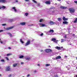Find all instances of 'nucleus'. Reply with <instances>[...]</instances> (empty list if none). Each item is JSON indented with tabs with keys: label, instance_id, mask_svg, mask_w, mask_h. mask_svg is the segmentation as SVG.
I'll return each mask as SVG.
<instances>
[{
	"label": "nucleus",
	"instance_id": "f257e3e1",
	"mask_svg": "<svg viewBox=\"0 0 77 77\" xmlns=\"http://www.w3.org/2000/svg\"><path fill=\"white\" fill-rule=\"evenodd\" d=\"M13 29V26H11L10 27L6 28H5V30H0V33L1 32H4V31H5V30H11V29Z\"/></svg>",
	"mask_w": 77,
	"mask_h": 77
},
{
	"label": "nucleus",
	"instance_id": "f03ea898",
	"mask_svg": "<svg viewBox=\"0 0 77 77\" xmlns=\"http://www.w3.org/2000/svg\"><path fill=\"white\" fill-rule=\"evenodd\" d=\"M69 10L71 14H73L75 12V9H74V8H69Z\"/></svg>",
	"mask_w": 77,
	"mask_h": 77
},
{
	"label": "nucleus",
	"instance_id": "7ed1b4c3",
	"mask_svg": "<svg viewBox=\"0 0 77 77\" xmlns=\"http://www.w3.org/2000/svg\"><path fill=\"white\" fill-rule=\"evenodd\" d=\"M30 44V40H28L27 42L25 43V47H27L28 45Z\"/></svg>",
	"mask_w": 77,
	"mask_h": 77
},
{
	"label": "nucleus",
	"instance_id": "20e7f679",
	"mask_svg": "<svg viewBox=\"0 0 77 77\" xmlns=\"http://www.w3.org/2000/svg\"><path fill=\"white\" fill-rule=\"evenodd\" d=\"M51 41H54V42L57 44V42L58 41V40H56V38H52Z\"/></svg>",
	"mask_w": 77,
	"mask_h": 77
},
{
	"label": "nucleus",
	"instance_id": "39448f33",
	"mask_svg": "<svg viewBox=\"0 0 77 77\" xmlns=\"http://www.w3.org/2000/svg\"><path fill=\"white\" fill-rule=\"evenodd\" d=\"M52 33H54V30L53 29H50L49 31V33L50 34V35H53L54 34H52Z\"/></svg>",
	"mask_w": 77,
	"mask_h": 77
},
{
	"label": "nucleus",
	"instance_id": "423d86ee",
	"mask_svg": "<svg viewBox=\"0 0 77 77\" xmlns=\"http://www.w3.org/2000/svg\"><path fill=\"white\" fill-rule=\"evenodd\" d=\"M6 70L7 71H10L11 70V68H10V66H8L6 67Z\"/></svg>",
	"mask_w": 77,
	"mask_h": 77
},
{
	"label": "nucleus",
	"instance_id": "0eeeda50",
	"mask_svg": "<svg viewBox=\"0 0 77 77\" xmlns=\"http://www.w3.org/2000/svg\"><path fill=\"white\" fill-rule=\"evenodd\" d=\"M39 26L40 27H45L46 26V25L43 23H40Z\"/></svg>",
	"mask_w": 77,
	"mask_h": 77
},
{
	"label": "nucleus",
	"instance_id": "6e6552de",
	"mask_svg": "<svg viewBox=\"0 0 77 77\" xmlns=\"http://www.w3.org/2000/svg\"><path fill=\"white\" fill-rule=\"evenodd\" d=\"M49 23L50 25H53V24H55V22H54L53 21H51L49 22Z\"/></svg>",
	"mask_w": 77,
	"mask_h": 77
},
{
	"label": "nucleus",
	"instance_id": "1a4fd4ad",
	"mask_svg": "<svg viewBox=\"0 0 77 77\" xmlns=\"http://www.w3.org/2000/svg\"><path fill=\"white\" fill-rule=\"evenodd\" d=\"M25 59L27 60H31V58H30L29 57H27L25 58Z\"/></svg>",
	"mask_w": 77,
	"mask_h": 77
},
{
	"label": "nucleus",
	"instance_id": "9d476101",
	"mask_svg": "<svg viewBox=\"0 0 77 77\" xmlns=\"http://www.w3.org/2000/svg\"><path fill=\"white\" fill-rule=\"evenodd\" d=\"M63 21H67L68 19V18H65V17H64L63 18Z\"/></svg>",
	"mask_w": 77,
	"mask_h": 77
},
{
	"label": "nucleus",
	"instance_id": "9b49d317",
	"mask_svg": "<svg viewBox=\"0 0 77 77\" xmlns=\"http://www.w3.org/2000/svg\"><path fill=\"white\" fill-rule=\"evenodd\" d=\"M20 25H21L22 26H24L25 25H26V23L25 22L21 23H20Z\"/></svg>",
	"mask_w": 77,
	"mask_h": 77
},
{
	"label": "nucleus",
	"instance_id": "f8f14e48",
	"mask_svg": "<svg viewBox=\"0 0 77 77\" xmlns=\"http://www.w3.org/2000/svg\"><path fill=\"white\" fill-rule=\"evenodd\" d=\"M55 48H56V49H57V50H61V48H60V47H59L58 46H57V47H55Z\"/></svg>",
	"mask_w": 77,
	"mask_h": 77
},
{
	"label": "nucleus",
	"instance_id": "ddd939ff",
	"mask_svg": "<svg viewBox=\"0 0 77 77\" xmlns=\"http://www.w3.org/2000/svg\"><path fill=\"white\" fill-rule=\"evenodd\" d=\"M12 9H14V11L15 12H17V10H16L15 7H12Z\"/></svg>",
	"mask_w": 77,
	"mask_h": 77
},
{
	"label": "nucleus",
	"instance_id": "4468645a",
	"mask_svg": "<svg viewBox=\"0 0 77 77\" xmlns=\"http://www.w3.org/2000/svg\"><path fill=\"white\" fill-rule=\"evenodd\" d=\"M63 24H68V22L66 21H64L63 22Z\"/></svg>",
	"mask_w": 77,
	"mask_h": 77
},
{
	"label": "nucleus",
	"instance_id": "2eb2a0df",
	"mask_svg": "<svg viewBox=\"0 0 77 77\" xmlns=\"http://www.w3.org/2000/svg\"><path fill=\"white\" fill-rule=\"evenodd\" d=\"M61 58V57H60V56H57L56 57V60H57V59H60Z\"/></svg>",
	"mask_w": 77,
	"mask_h": 77
},
{
	"label": "nucleus",
	"instance_id": "dca6fc26",
	"mask_svg": "<svg viewBox=\"0 0 77 77\" xmlns=\"http://www.w3.org/2000/svg\"><path fill=\"white\" fill-rule=\"evenodd\" d=\"M7 33L8 35H9L10 36V37H12V34L11 33L7 32Z\"/></svg>",
	"mask_w": 77,
	"mask_h": 77
},
{
	"label": "nucleus",
	"instance_id": "f3484780",
	"mask_svg": "<svg viewBox=\"0 0 77 77\" xmlns=\"http://www.w3.org/2000/svg\"><path fill=\"white\" fill-rule=\"evenodd\" d=\"M6 2V0H0V2L2 3H5Z\"/></svg>",
	"mask_w": 77,
	"mask_h": 77
},
{
	"label": "nucleus",
	"instance_id": "a211bd4d",
	"mask_svg": "<svg viewBox=\"0 0 77 77\" xmlns=\"http://www.w3.org/2000/svg\"><path fill=\"white\" fill-rule=\"evenodd\" d=\"M45 3L48 5L50 4V2L48 1H46Z\"/></svg>",
	"mask_w": 77,
	"mask_h": 77
},
{
	"label": "nucleus",
	"instance_id": "6ab92c4d",
	"mask_svg": "<svg viewBox=\"0 0 77 77\" xmlns=\"http://www.w3.org/2000/svg\"><path fill=\"white\" fill-rule=\"evenodd\" d=\"M18 65V63H15L13 64L14 67H16L17 65Z\"/></svg>",
	"mask_w": 77,
	"mask_h": 77
},
{
	"label": "nucleus",
	"instance_id": "aec40b11",
	"mask_svg": "<svg viewBox=\"0 0 77 77\" xmlns=\"http://www.w3.org/2000/svg\"><path fill=\"white\" fill-rule=\"evenodd\" d=\"M11 55H12V53H9L8 54H7V56H11Z\"/></svg>",
	"mask_w": 77,
	"mask_h": 77
},
{
	"label": "nucleus",
	"instance_id": "412c9836",
	"mask_svg": "<svg viewBox=\"0 0 77 77\" xmlns=\"http://www.w3.org/2000/svg\"><path fill=\"white\" fill-rule=\"evenodd\" d=\"M66 68L68 70H69V68H70V66H66Z\"/></svg>",
	"mask_w": 77,
	"mask_h": 77
},
{
	"label": "nucleus",
	"instance_id": "4be33fe9",
	"mask_svg": "<svg viewBox=\"0 0 77 77\" xmlns=\"http://www.w3.org/2000/svg\"><path fill=\"white\" fill-rule=\"evenodd\" d=\"M77 18H76L75 19V20L74 21V23H77Z\"/></svg>",
	"mask_w": 77,
	"mask_h": 77
},
{
	"label": "nucleus",
	"instance_id": "5701e85b",
	"mask_svg": "<svg viewBox=\"0 0 77 77\" xmlns=\"http://www.w3.org/2000/svg\"><path fill=\"white\" fill-rule=\"evenodd\" d=\"M14 21V19H9L8 20V21L9 22H12V21Z\"/></svg>",
	"mask_w": 77,
	"mask_h": 77
},
{
	"label": "nucleus",
	"instance_id": "b1692460",
	"mask_svg": "<svg viewBox=\"0 0 77 77\" xmlns=\"http://www.w3.org/2000/svg\"><path fill=\"white\" fill-rule=\"evenodd\" d=\"M24 57V56L23 55H21L19 57V58L20 59H22V58H23Z\"/></svg>",
	"mask_w": 77,
	"mask_h": 77
},
{
	"label": "nucleus",
	"instance_id": "393cba45",
	"mask_svg": "<svg viewBox=\"0 0 77 77\" xmlns=\"http://www.w3.org/2000/svg\"><path fill=\"white\" fill-rule=\"evenodd\" d=\"M45 51L46 52V53H48L49 52L48 49H46Z\"/></svg>",
	"mask_w": 77,
	"mask_h": 77
},
{
	"label": "nucleus",
	"instance_id": "a878e982",
	"mask_svg": "<svg viewBox=\"0 0 77 77\" xmlns=\"http://www.w3.org/2000/svg\"><path fill=\"white\" fill-rule=\"evenodd\" d=\"M43 21H44V20H43V19H41L39 20V22H40V23H41L42 22H43Z\"/></svg>",
	"mask_w": 77,
	"mask_h": 77
},
{
	"label": "nucleus",
	"instance_id": "bb28decb",
	"mask_svg": "<svg viewBox=\"0 0 77 77\" xmlns=\"http://www.w3.org/2000/svg\"><path fill=\"white\" fill-rule=\"evenodd\" d=\"M20 42H21V43H22V44H24V42L23 41H22V39H20Z\"/></svg>",
	"mask_w": 77,
	"mask_h": 77
},
{
	"label": "nucleus",
	"instance_id": "cd10ccee",
	"mask_svg": "<svg viewBox=\"0 0 77 77\" xmlns=\"http://www.w3.org/2000/svg\"><path fill=\"white\" fill-rule=\"evenodd\" d=\"M55 9V8L54 7H51L50 8L51 9Z\"/></svg>",
	"mask_w": 77,
	"mask_h": 77
},
{
	"label": "nucleus",
	"instance_id": "c85d7f7f",
	"mask_svg": "<svg viewBox=\"0 0 77 77\" xmlns=\"http://www.w3.org/2000/svg\"><path fill=\"white\" fill-rule=\"evenodd\" d=\"M32 1L34 3H37V2H36V1L35 0H32Z\"/></svg>",
	"mask_w": 77,
	"mask_h": 77
},
{
	"label": "nucleus",
	"instance_id": "c756f323",
	"mask_svg": "<svg viewBox=\"0 0 77 77\" xmlns=\"http://www.w3.org/2000/svg\"><path fill=\"white\" fill-rule=\"evenodd\" d=\"M48 50L49 52H52V51H53L52 50L50 49H48Z\"/></svg>",
	"mask_w": 77,
	"mask_h": 77
},
{
	"label": "nucleus",
	"instance_id": "7c9ffc66",
	"mask_svg": "<svg viewBox=\"0 0 77 77\" xmlns=\"http://www.w3.org/2000/svg\"><path fill=\"white\" fill-rule=\"evenodd\" d=\"M25 16H28V15H29V13H25Z\"/></svg>",
	"mask_w": 77,
	"mask_h": 77
},
{
	"label": "nucleus",
	"instance_id": "2f4dec72",
	"mask_svg": "<svg viewBox=\"0 0 77 77\" xmlns=\"http://www.w3.org/2000/svg\"><path fill=\"white\" fill-rule=\"evenodd\" d=\"M1 8H3V9H5L6 8V7L4 6H2Z\"/></svg>",
	"mask_w": 77,
	"mask_h": 77
},
{
	"label": "nucleus",
	"instance_id": "473e14b6",
	"mask_svg": "<svg viewBox=\"0 0 77 77\" xmlns=\"http://www.w3.org/2000/svg\"><path fill=\"white\" fill-rule=\"evenodd\" d=\"M58 20L59 21H61V18H58Z\"/></svg>",
	"mask_w": 77,
	"mask_h": 77
},
{
	"label": "nucleus",
	"instance_id": "72a5a7b5",
	"mask_svg": "<svg viewBox=\"0 0 77 77\" xmlns=\"http://www.w3.org/2000/svg\"><path fill=\"white\" fill-rule=\"evenodd\" d=\"M66 8H67V7H65V6L63 7V9H66Z\"/></svg>",
	"mask_w": 77,
	"mask_h": 77
},
{
	"label": "nucleus",
	"instance_id": "f704fd0d",
	"mask_svg": "<svg viewBox=\"0 0 77 77\" xmlns=\"http://www.w3.org/2000/svg\"><path fill=\"white\" fill-rule=\"evenodd\" d=\"M1 62H5V60L4 59H2L1 60Z\"/></svg>",
	"mask_w": 77,
	"mask_h": 77
},
{
	"label": "nucleus",
	"instance_id": "c9c22d12",
	"mask_svg": "<svg viewBox=\"0 0 77 77\" xmlns=\"http://www.w3.org/2000/svg\"><path fill=\"white\" fill-rule=\"evenodd\" d=\"M61 42H64V39H61Z\"/></svg>",
	"mask_w": 77,
	"mask_h": 77
},
{
	"label": "nucleus",
	"instance_id": "e433bc0d",
	"mask_svg": "<svg viewBox=\"0 0 77 77\" xmlns=\"http://www.w3.org/2000/svg\"><path fill=\"white\" fill-rule=\"evenodd\" d=\"M60 8H61V9H63V6H60Z\"/></svg>",
	"mask_w": 77,
	"mask_h": 77
},
{
	"label": "nucleus",
	"instance_id": "4c0bfd02",
	"mask_svg": "<svg viewBox=\"0 0 77 77\" xmlns=\"http://www.w3.org/2000/svg\"><path fill=\"white\" fill-rule=\"evenodd\" d=\"M43 35H44V34L43 33H42L40 35V36H43Z\"/></svg>",
	"mask_w": 77,
	"mask_h": 77
},
{
	"label": "nucleus",
	"instance_id": "58836bf2",
	"mask_svg": "<svg viewBox=\"0 0 77 77\" xmlns=\"http://www.w3.org/2000/svg\"><path fill=\"white\" fill-rule=\"evenodd\" d=\"M45 65H46V66H50V64H46Z\"/></svg>",
	"mask_w": 77,
	"mask_h": 77
},
{
	"label": "nucleus",
	"instance_id": "ea45409f",
	"mask_svg": "<svg viewBox=\"0 0 77 77\" xmlns=\"http://www.w3.org/2000/svg\"><path fill=\"white\" fill-rule=\"evenodd\" d=\"M5 59H6V60H9V58H8V57H5Z\"/></svg>",
	"mask_w": 77,
	"mask_h": 77
},
{
	"label": "nucleus",
	"instance_id": "a19ab883",
	"mask_svg": "<svg viewBox=\"0 0 77 77\" xmlns=\"http://www.w3.org/2000/svg\"><path fill=\"white\" fill-rule=\"evenodd\" d=\"M25 2H30V1L29 0H25Z\"/></svg>",
	"mask_w": 77,
	"mask_h": 77
},
{
	"label": "nucleus",
	"instance_id": "79ce46f5",
	"mask_svg": "<svg viewBox=\"0 0 77 77\" xmlns=\"http://www.w3.org/2000/svg\"><path fill=\"white\" fill-rule=\"evenodd\" d=\"M2 26H6V24H2Z\"/></svg>",
	"mask_w": 77,
	"mask_h": 77
},
{
	"label": "nucleus",
	"instance_id": "37998d69",
	"mask_svg": "<svg viewBox=\"0 0 77 77\" xmlns=\"http://www.w3.org/2000/svg\"><path fill=\"white\" fill-rule=\"evenodd\" d=\"M74 3H76V4H77V1H74Z\"/></svg>",
	"mask_w": 77,
	"mask_h": 77
},
{
	"label": "nucleus",
	"instance_id": "c03bdc74",
	"mask_svg": "<svg viewBox=\"0 0 77 77\" xmlns=\"http://www.w3.org/2000/svg\"><path fill=\"white\" fill-rule=\"evenodd\" d=\"M64 38H66V35H65V36L64 37Z\"/></svg>",
	"mask_w": 77,
	"mask_h": 77
},
{
	"label": "nucleus",
	"instance_id": "a18cd8bd",
	"mask_svg": "<svg viewBox=\"0 0 77 77\" xmlns=\"http://www.w3.org/2000/svg\"><path fill=\"white\" fill-rule=\"evenodd\" d=\"M54 77H58V76H57V75H55L54 76Z\"/></svg>",
	"mask_w": 77,
	"mask_h": 77
},
{
	"label": "nucleus",
	"instance_id": "49530a36",
	"mask_svg": "<svg viewBox=\"0 0 77 77\" xmlns=\"http://www.w3.org/2000/svg\"><path fill=\"white\" fill-rule=\"evenodd\" d=\"M21 65H23V64H24V63L22 62H21Z\"/></svg>",
	"mask_w": 77,
	"mask_h": 77
},
{
	"label": "nucleus",
	"instance_id": "de8ad7c7",
	"mask_svg": "<svg viewBox=\"0 0 77 77\" xmlns=\"http://www.w3.org/2000/svg\"><path fill=\"white\" fill-rule=\"evenodd\" d=\"M36 72H37V71H36V70H34V72L35 73H36Z\"/></svg>",
	"mask_w": 77,
	"mask_h": 77
},
{
	"label": "nucleus",
	"instance_id": "09e8293b",
	"mask_svg": "<svg viewBox=\"0 0 77 77\" xmlns=\"http://www.w3.org/2000/svg\"><path fill=\"white\" fill-rule=\"evenodd\" d=\"M29 76H30V75H29V74H28L27 75V77H29Z\"/></svg>",
	"mask_w": 77,
	"mask_h": 77
},
{
	"label": "nucleus",
	"instance_id": "8fccbe9b",
	"mask_svg": "<svg viewBox=\"0 0 77 77\" xmlns=\"http://www.w3.org/2000/svg\"><path fill=\"white\" fill-rule=\"evenodd\" d=\"M8 48V49H9V50H11V48L10 47H9Z\"/></svg>",
	"mask_w": 77,
	"mask_h": 77
},
{
	"label": "nucleus",
	"instance_id": "3c124183",
	"mask_svg": "<svg viewBox=\"0 0 77 77\" xmlns=\"http://www.w3.org/2000/svg\"><path fill=\"white\" fill-rule=\"evenodd\" d=\"M11 74H10V75H8V77H11Z\"/></svg>",
	"mask_w": 77,
	"mask_h": 77
},
{
	"label": "nucleus",
	"instance_id": "603ef678",
	"mask_svg": "<svg viewBox=\"0 0 77 77\" xmlns=\"http://www.w3.org/2000/svg\"><path fill=\"white\" fill-rule=\"evenodd\" d=\"M53 59H54V60H56V58H53Z\"/></svg>",
	"mask_w": 77,
	"mask_h": 77
},
{
	"label": "nucleus",
	"instance_id": "864d4df0",
	"mask_svg": "<svg viewBox=\"0 0 77 77\" xmlns=\"http://www.w3.org/2000/svg\"><path fill=\"white\" fill-rule=\"evenodd\" d=\"M63 48V47H60V48Z\"/></svg>",
	"mask_w": 77,
	"mask_h": 77
},
{
	"label": "nucleus",
	"instance_id": "5fc2aeb1",
	"mask_svg": "<svg viewBox=\"0 0 77 77\" xmlns=\"http://www.w3.org/2000/svg\"><path fill=\"white\" fill-rule=\"evenodd\" d=\"M0 42H1V44H3V42H2V41H1Z\"/></svg>",
	"mask_w": 77,
	"mask_h": 77
},
{
	"label": "nucleus",
	"instance_id": "6e6d98bb",
	"mask_svg": "<svg viewBox=\"0 0 77 77\" xmlns=\"http://www.w3.org/2000/svg\"><path fill=\"white\" fill-rule=\"evenodd\" d=\"M28 26H33V25H29Z\"/></svg>",
	"mask_w": 77,
	"mask_h": 77
},
{
	"label": "nucleus",
	"instance_id": "4d7b16f0",
	"mask_svg": "<svg viewBox=\"0 0 77 77\" xmlns=\"http://www.w3.org/2000/svg\"><path fill=\"white\" fill-rule=\"evenodd\" d=\"M40 51H41V52H42V51H43V50H41Z\"/></svg>",
	"mask_w": 77,
	"mask_h": 77
},
{
	"label": "nucleus",
	"instance_id": "13d9d810",
	"mask_svg": "<svg viewBox=\"0 0 77 77\" xmlns=\"http://www.w3.org/2000/svg\"><path fill=\"white\" fill-rule=\"evenodd\" d=\"M65 57H67V56L65 55Z\"/></svg>",
	"mask_w": 77,
	"mask_h": 77
},
{
	"label": "nucleus",
	"instance_id": "bf43d9fd",
	"mask_svg": "<svg viewBox=\"0 0 77 77\" xmlns=\"http://www.w3.org/2000/svg\"><path fill=\"white\" fill-rule=\"evenodd\" d=\"M59 2H60L61 1V0H57Z\"/></svg>",
	"mask_w": 77,
	"mask_h": 77
},
{
	"label": "nucleus",
	"instance_id": "052dcab7",
	"mask_svg": "<svg viewBox=\"0 0 77 77\" xmlns=\"http://www.w3.org/2000/svg\"><path fill=\"white\" fill-rule=\"evenodd\" d=\"M16 2H18V0H16L15 1Z\"/></svg>",
	"mask_w": 77,
	"mask_h": 77
},
{
	"label": "nucleus",
	"instance_id": "680f3d73",
	"mask_svg": "<svg viewBox=\"0 0 77 77\" xmlns=\"http://www.w3.org/2000/svg\"><path fill=\"white\" fill-rule=\"evenodd\" d=\"M2 9V7L0 6V9Z\"/></svg>",
	"mask_w": 77,
	"mask_h": 77
},
{
	"label": "nucleus",
	"instance_id": "e2e57ef3",
	"mask_svg": "<svg viewBox=\"0 0 77 77\" xmlns=\"http://www.w3.org/2000/svg\"><path fill=\"white\" fill-rule=\"evenodd\" d=\"M49 47H51V46H49Z\"/></svg>",
	"mask_w": 77,
	"mask_h": 77
},
{
	"label": "nucleus",
	"instance_id": "0e129e2a",
	"mask_svg": "<svg viewBox=\"0 0 77 77\" xmlns=\"http://www.w3.org/2000/svg\"><path fill=\"white\" fill-rule=\"evenodd\" d=\"M73 36H74V35H75V34H73Z\"/></svg>",
	"mask_w": 77,
	"mask_h": 77
},
{
	"label": "nucleus",
	"instance_id": "69168bd1",
	"mask_svg": "<svg viewBox=\"0 0 77 77\" xmlns=\"http://www.w3.org/2000/svg\"><path fill=\"white\" fill-rule=\"evenodd\" d=\"M37 65H38V66H39V64H38Z\"/></svg>",
	"mask_w": 77,
	"mask_h": 77
},
{
	"label": "nucleus",
	"instance_id": "338daca9",
	"mask_svg": "<svg viewBox=\"0 0 77 77\" xmlns=\"http://www.w3.org/2000/svg\"><path fill=\"white\" fill-rule=\"evenodd\" d=\"M76 77H77V75H76Z\"/></svg>",
	"mask_w": 77,
	"mask_h": 77
},
{
	"label": "nucleus",
	"instance_id": "774afa93",
	"mask_svg": "<svg viewBox=\"0 0 77 77\" xmlns=\"http://www.w3.org/2000/svg\"><path fill=\"white\" fill-rule=\"evenodd\" d=\"M76 69H77V67H76Z\"/></svg>",
	"mask_w": 77,
	"mask_h": 77
}]
</instances>
